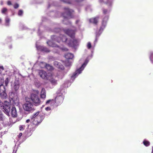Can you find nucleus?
Listing matches in <instances>:
<instances>
[{
    "instance_id": "nucleus-25",
    "label": "nucleus",
    "mask_w": 153,
    "mask_h": 153,
    "mask_svg": "<svg viewBox=\"0 0 153 153\" xmlns=\"http://www.w3.org/2000/svg\"><path fill=\"white\" fill-rule=\"evenodd\" d=\"M143 143L144 145L146 146H149L150 145V142L146 140H144L143 141Z\"/></svg>"
},
{
    "instance_id": "nucleus-7",
    "label": "nucleus",
    "mask_w": 153,
    "mask_h": 153,
    "mask_svg": "<svg viewBox=\"0 0 153 153\" xmlns=\"http://www.w3.org/2000/svg\"><path fill=\"white\" fill-rule=\"evenodd\" d=\"M23 108L25 111L30 112L34 110L33 105L30 102L26 101L23 105Z\"/></svg>"
},
{
    "instance_id": "nucleus-50",
    "label": "nucleus",
    "mask_w": 153,
    "mask_h": 153,
    "mask_svg": "<svg viewBox=\"0 0 153 153\" xmlns=\"http://www.w3.org/2000/svg\"><path fill=\"white\" fill-rule=\"evenodd\" d=\"M66 21V19H65L64 21Z\"/></svg>"
},
{
    "instance_id": "nucleus-39",
    "label": "nucleus",
    "mask_w": 153,
    "mask_h": 153,
    "mask_svg": "<svg viewBox=\"0 0 153 153\" xmlns=\"http://www.w3.org/2000/svg\"><path fill=\"white\" fill-rule=\"evenodd\" d=\"M108 12V11L107 10L105 9L103 10V13L104 14Z\"/></svg>"
},
{
    "instance_id": "nucleus-9",
    "label": "nucleus",
    "mask_w": 153,
    "mask_h": 153,
    "mask_svg": "<svg viewBox=\"0 0 153 153\" xmlns=\"http://www.w3.org/2000/svg\"><path fill=\"white\" fill-rule=\"evenodd\" d=\"M39 74L40 77L42 79L47 80L49 79V76H50L51 73H48V74L45 71L40 70L39 71Z\"/></svg>"
},
{
    "instance_id": "nucleus-37",
    "label": "nucleus",
    "mask_w": 153,
    "mask_h": 153,
    "mask_svg": "<svg viewBox=\"0 0 153 153\" xmlns=\"http://www.w3.org/2000/svg\"><path fill=\"white\" fill-rule=\"evenodd\" d=\"M45 109L47 111H49L51 110V108L50 107H47L45 108Z\"/></svg>"
},
{
    "instance_id": "nucleus-29",
    "label": "nucleus",
    "mask_w": 153,
    "mask_h": 153,
    "mask_svg": "<svg viewBox=\"0 0 153 153\" xmlns=\"http://www.w3.org/2000/svg\"><path fill=\"white\" fill-rule=\"evenodd\" d=\"M23 13V11L22 10H19L18 13V15L19 16H21L22 15Z\"/></svg>"
},
{
    "instance_id": "nucleus-34",
    "label": "nucleus",
    "mask_w": 153,
    "mask_h": 153,
    "mask_svg": "<svg viewBox=\"0 0 153 153\" xmlns=\"http://www.w3.org/2000/svg\"><path fill=\"white\" fill-rule=\"evenodd\" d=\"M3 104H4V103H3V102H0V107L2 108L3 109Z\"/></svg>"
},
{
    "instance_id": "nucleus-4",
    "label": "nucleus",
    "mask_w": 153,
    "mask_h": 153,
    "mask_svg": "<svg viewBox=\"0 0 153 153\" xmlns=\"http://www.w3.org/2000/svg\"><path fill=\"white\" fill-rule=\"evenodd\" d=\"M88 62V60L87 59L85 60L82 66L79 69H77L74 73L73 75L71 76V79L73 80L75 78L79 75V74H80L82 72V71L83 70Z\"/></svg>"
},
{
    "instance_id": "nucleus-13",
    "label": "nucleus",
    "mask_w": 153,
    "mask_h": 153,
    "mask_svg": "<svg viewBox=\"0 0 153 153\" xmlns=\"http://www.w3.org/2000/svg\"><path fill=\"white\" fill-rule=\"evenodd\" d=\"M64 96L63 95H58L55 98V102L58 105L60 104L62 102Z\"/></svg>"
},
{
    "instance_id": "nucleus-12",
    "label": "nucleus",
    "mask_w": 153,
    "mask_h": 153,
    "mask_svg": "<svg viewBox=\"0 0 153 153\" xmlns=\"http://www.w3.org/2000/svg\"><path fill=\"white\" fill-rule=\"evenodd\" d=\"M47 44L50 46H52L53 47H57L61 50L64 51H67L68 49L64 47H60L59 46L53 43V42L51 41H49L47 42Z\"/></svg>"
},
{
    "instance_id": "nucleus-24",
    "label": "nucleus",
    "mask_w": 153,
    "mask_h": 153,
    "mask_svg": "<svg viewBox=\"0 0 153 153\" xmlns=\"http://www.w3.org/2000/svg\"><path fill=\"white\" fill-rule=\"evenodd\" d=\"M71 64V62H70L68 60H67L65 62V64L66 66H69Z\"/></svg>"
},
{
    "instance_id": "nucleus-6",
    "label": "nucleus",
    "mask_w": 153,
    "mask_h": 153,
    "mask_svg": "<svg viewBox=\"0 0 153 153\" xmlns=\"http://www.w3.org/2000/svg\"><path fill=\"white\" fill-rule=\"evenodd\" d=\"M108 16H105V17L104 18H103V20L102 21V25L100 28V29L99 32H100V33L98 34L97 33H96V39L94 41V42L95 43L97 42V36H99L100 34L102 32L103 30L105 28L106 25V22L108 20Z\"/></svg>"
},
{
    "instance_id": "nucleus-18",
    "label": "nucleus",
    "mask_w": 153,
    "mask_h": 153,
    "mask_svg": "<svg viewBox=\"0 0 153 153\" xmlns=\"http://www.w3.org/2000/svg\"><path fill=\"white\" fill-rule=\"evenodd\" d=\"M36 47L38 49H40L41 51H44L46 52H48L49 51L47 49L46 47L44 46H36Z\"/></svg>"
},
{
    "instance_id": "nucleus-20",
    "label": "nucleus",
    "mask_w": 153,
    "mask_h": 153,
    "mask_svg": "<svg viewBox=\"0 0 153 153\" xmlns=\"http://www.w3.org/2000/svg\"><path fill=\"white\" fill-rule=\"evenodd\" d=\"M41 97L42 98H45L46 97L45 90L44 88H42L41 93Z\"/></svg>"
},
{
    "instance_id": "nucleus-2",
    "label": "nucleus",
    "mask_w": 153,
    "mask_h": 153,
    "mask_svg": "<svg viewBox=\"0 0 153 153\" xmlns=\"http://www.w3.org/2000/svg\"><path fill=\"white\" fill-rule=\"evenodd\" d=\"M4 70V68L2 66H0V95L3 99H5L7 97V95L5 92V88L3 85L4 79V83L5 86H7L9 83L10 79V76L7 74H2L1 72Z\"/></svg>"
},
{
    "instance_id": "nucleus-46",
    "label": "nucleus",
    "mask_w": 153,
    "mask_h": 153,
    "mask_svg": "<svg viewBox=\"0 0 153 153\" xmlns=\"http://www.w3.org/2000/svg\"><path fill=\"white\" fill-rule=\"evenodd\" d=\"M2 21V20L0 18V23H1Z\"/></svg>"
},
{
    "instance_id": "nucleus-48",
    "label": "nucleus",
    "mask_w": 153,
    "mask_h": 153,
    "mask_svg": "<svg viewBox=\"0 0 153 153\" xmlns=\"http://www.w3.org/2000/svg\"><path fill=\"white\" fill-rule=\"evenodd\" d=\"M11 98L13 99V100H14V97H13V98H12V97Z\"/></svg>"
},
{
    "instance_id": "nucleus-32",
    "label": "nucleus",
    "mask_w": 153,
    "mask_h": 153,
    "mask_svg": "<svg viewBox=\"0 0 153 153\" xmlns=\"http://www.w3.org/2000/svg\"><path fill=\"white\" fill-rule=\"evenodd\" d=\"M87 47L88 49H90L91 47V44L90 42H88L87 45Z\"/></svg>"
},
{
    "instance_id": "nucleus-14",
    "label": "nucleus",
    "mask_w": 153,
    "mask_h": 153,
    "mask_svg": "<svg viewBox=\"0 0 153 153\" xmlns=\"http://www.w3.org/2000/svg\"><path fill=\"white\" fill-rule=\"evenodd\" d=\"M19 81L16 80L12 85L13 89L15 91H17L19 88Z\"/></svg>"
},
{
    "instance_id": "nucleus-15",
    "label": "nucleus",
    "mask_w": 153,
    "mask_h": 153,
    "mask_svg": "<svg viewBox=\"0 0 153 153\" xmlns=\"http://www.w3.org/2000/svg\"><path fill=\"white\" fill-rule=\"evenodd\" d=\"M54 65L57 68L62 69L64 68L63 66L61 64L55 61L54 62Z\"/></svg>"
},
{
    "instance_id": "nucleus-45",
    "label": "nucleus",
    "mask_w": 153,
    "mask_h": 153,
    "mask_svg": "<svg viewBox=\"0 0 153 153\" xmlns=\"http://www.w3.org/2000/svg\"><path fill=\"white\" fill-rule=\"evenodd\" d=\"M100 2H102V0H100Z\"/></svg>"
},
{
    "instance_id": "nucleus-49",
    "label": "nucleus",
    "mask_w": 153,
    "mask_h": 153,
    "mask_svg": "<svg viewBox=\"0 0 153 153\" xmlns=\"http://www.w3.org/2000/svg\"><path fill=\"white\" fill-rule=\"evenodd\" d=\"M86 10H88V9H87V8H86Z\"/></svg>"
},
{
    "instance_id": "nucleus-27",
    "label": "nucleus",
    "mask_w": 153,
    "mask_h": 153,
    "mask_svg": "<svg viewBox=\"0 0 153 153\" xmlns=\"http://www.w3.org/2000/svg\"><path fill=\"white\" fill-rule=\"evenodd\" d=\"M26 128V126L25 125H21L19 126V130L20 131H23Z\"/></svg>"
},
{
    "instance_id": "nucleus-11",
    "label": "nucleus",
    "mask_w": 153,
    "mask_h": 153,
    "mask_svg": "<svg viewBox=\"0 0 153 153\" xmlns=\"http://www.w3.org/2000/svg\"><path fill=\"white\" fill-rule=\"evenodd\" d=\"M65 13L63 14V16L65 18H71V15L72 12H73V10L69 9L68 8H65Z\"/></svg>"
},
{
    "instance_id": "nucleus-8",
    "label": "nucleus",
    "mask_w": 153,
    "mask_h": 153,
    "mask_svg": "<svg viewBox=\"0 0 153 153\" xmlns=\"http://www.w3.org/2000/svg\"><path fill=\"white\" fill-rule=\"evenodd\" d=\"M10 111V103L7 101H4L3 104V111L8 115Z\"/></svg>"
},
{
    "instance_id": "nucleus-36",
    "label": "nucleus",
    "mask_w": 153,
    "mask_h": 153,
    "mask_svg": "<svg viewBox=\"0 0 153 153\" xmlns=\"http://www.w3.org/2000/svg\"><path fill=\"white\" fill-rule=\"evenodd\" d=\"M54 101L53 100H47L46 102V104H48L50 102L52 101L53 102Z\"/></svg>"
},
{
    "instance_id": "nucleus-3",
    "label": "nucleus",
    "mask_w": 153,
    "mask_h": 153,
    "mask_svg": "<svg viewBox=\"0 0 153 153\" xmlns=\"http://www.w3.org/2000/svg\"><path fill=\"white\" fill-rule=\"evenodd\" d=\"M39 114V112L38 111L34 114L31 118L32 122L34 125H38L44 119L43 115Z\"/></svg>"
},
{
    "instance_id": "nucleus-10",
    "label": "nucleus",
    "mask_w": 153,
    "mask_h": 153,
    "mask_svg": "<svg viewBox=\"0 0 153 153\" xmlns=\"http://www.w3.org/2000/svg\"><path fill=\"white\" fill-rule=\"evenodd\" d=\"M58 78V77H56L53 75L51 73L50 75V76H49V79H47L49 80L51 84L53 85H55L57 84V81Z\"/></svg>"
},
{
    "instance_id": "nucleus-1",
    "label": "nucleus",
    "mask_w": 153,
    "mask_h": 153,
    "mask_svg": "<svg viewBox=\"0 0 153 153\" xmlns=\"http://www.w3.org/2000/svg\"><path fill=\"white\" fill-rule=\"evenodd\" d=\"M64 31L71 38L70 42L67 41V38L64 36L62 35L60 37H57V36H51L53 40H56L58 42H60L61 41L63 42H67L68 44L70 46L72 47L75 48L79 45V41L74 39V37L75 30H73L64 29Z\"/></svg>"
},
{
    "instance_id": "nucleus-22",
    "label": "nucleus",
    "mask_w": 153,
    "mask_h": 153,
    "mask_svg": "<svg viewBox=\"0 0 153 153\" xmlns=\"http://www.w3.org/2000/svg\"><path fill=\"white\" fill-rule=\"evenodd\" d=\"M65 57L67 59H72L74 57V55L71 53H68L65 55Z\"/></svg>"
},
{
    "instance_id": "nucleus-33",
    "label": "nucleus",
    "mask_w": 153,
    "mask_h": 153,
    "mask_svg": "<svg viewBox=\"0 0 153 153\" xmlns=\"http://www.w3.org/2000/svg\"><path fill=\"white\" fill-rule=\"evenodd\" d=\"M19 6V5L18 4L16 3L14 5V7L15 9L18 8Z\"/></svg>"
},
{
    "instance_id": "nucleus-40",
    "label": "nucleus",
    "mask_w": 153,
    "mask_h": 153,
    "mask_svg": "<svg viewBox=\"0 0 153 153\" xmlns=\"http://www.w3.org/2000/svg\"><path fill=\"white\" fill-rule=\"evenodd\" d=\"M45 63L44 62H41L40 63V66L41 67V66H44V64L43 63Z\"/></svg>"
},
{
    "instance_id": "nucleus-26",
    "label": "nucleus",
    "mask_w": 153,
    "mask_h": 153,
    "mask_svg": "<svg viewBox=\"0 0 153 153\" xmlns=\"http://www.w3.org/2000/svg\"><path fill=\"white\" fill-rule=\"evenodd\" d=\"M10 21L9 18L7 17L5 19L6 25V26H8L9 25V23Z\"/></svg>"
},
{
    "instance_id": "nucleus-17",
    "label": "nucleus",
    "mask_w": 153,
    "mask_h": 153,
    "mask_svg": "<svg viewBox=\"0 0 153 153\" xmlns=\"http://www.w3.org/2000/svg\"><path fill=\"white\" fill-rule=\"evenodd\" d=\"M11 114L13 117H15L17 116L16 109L14 107H12L11 109Z\"/></svg>"
},
{
    "instance_id": "nucleus-21",
    "label": "nucleus",
    "mask_w": 153,
    "mask_h": 153,
    "mask_svg": "<svg viewBox=\"0 0 153 153\" xmlns=\"http://www.w3.org/2000/svg\"><path fill=\"white\" fill-rule=\"evenodd\" d=\"M98 18V17H96V18H91L90 19L89 22L91 23L96 24L97 22Z\"/></svg>"
},
{
    "instance_id": "nucleus-5",
    "label": "nucleus",
    "mask_w": 153,
    "mask_h": 153,
    "mask_svg": "<svg viewBox=\"0 0 153 153\" xmlns=\"http://www.w3.org/2000/svg\"><path fill=\"white\" fill-rule=\"evenodd\" d=\"M30 99L35 106H38L41 103V102L39 97L36 94H32L30 96Z\"/></svg>"
},
{
    "instance_id": "nucleus-47",
    "label": "nucleus",
    "mask_w": 153,
    "mask_h": 153,
    "mask_svg": "<svg viewBox=\"0 0 153 153\" xmlns=\"http://www.w3.org/2000/svg\"><path fill=\"white\" fill-rule=\"evenodd\" d=\"M152 153H153V147H152Z\"/></svg>"
},
{
    "instance_id": "nucleus-28",
    "label": "nucleus",
    "mask_w": 153,
    "mask_h": 153,
    "mask_svg": "<svg viewBox=\"0 0 153 153\" xmlns=\"http://www.w3.org/2000/svg\"><path fill=\"white\" fill-rule=\"evenodd\" d=\"M112 2V0H107L106 3L109 5H111Z\"/></svg>"
},
{
    "instance_id": "nucleus-42",
    "label": "nucleus",
    "mask_w": 153,
    "mask_h": 153,
    "mask_svg": "<svg viewBox=\"0 0 153 153\" xmlns=\"http://www.w3.org/2000/svg\"><path fill=\"white\" fill-rule=\"evenodd\" d=\"M22 135V133H20L19 134V138L20 137H21Z\"/></svg>"
},
{
    "instance_id": "nucleus-31",
    "label": "nucleus",
    "mask_w": 153,
    "mask_h": 153,
    "mask_svg": "<svg viewBox=\"0 0 153 153\" xmlns=\"http://www.w3.org/2000/svg\"><path fill=\"white\" fill-rule=\"evenodd\" d=\"M7 10V9L6 8H3L1 10V13H4Z\"/></svg>"
},
{
    "instance_id": "nucleus-41",
    "label": "nucleus",
    "mask_w": 153,
    "mask_h": 153,
    "mask_svg": "<svg viewBox=\"0 0 153 153\" xmlns=\"http://www.w3.org/2000/svg\"><path fill=\"white\" fill-rule=\"evenodd\" d=\"M30 120L29 119L27 120L26 121V123H28L29 122H30Z\"/></svg>"
},
{
    "instance_id": "nucleus-43",
    "label": "nucleus",
    "mask_w": 153,
    "mask_h": 153,
    "mask_svg": "<svg viewBox=\"0 0 153 153\" xmlns=\"http://www.w3.org/2000/svg\"><path fill=\"white\" fill-rule=\"evenodd\" d=\"M0 4L1 5H2L3 4V2L2 1H1Z\"/></svg>"
},
{
    "instance_id": "nucleus-19",
    "label": "nucleus",
    "mask_w": 153,
    "mask_h": 153,
    "mask_svg": "<svg viewBox=\"0 0 153 153\" xmlns=\"http://www.w3.org/2000/svg\"><path fill=\"white\" fill-rule=\"evenodd\" d=\"M7 119L3 116L1 111H0V121H2V123L4 124V122L6 121Z\"/></svg>"
},
{
    "instance_id": "nucleus-16",
    "label": "nucleus",
    "mask_w": 153,
    "mask_h": 153,
    "mask_svg": "<svg viewBox=\"0 0 153 153\" xmlns=\"http://www.w3.org/2000/svg\"><path fill=\"white\" fill-rule=\"evenodd\" d=\"M43 64H44V66H41V68L45 67L46 69L48 70H51L53 69V67L52 66L49 64H46L45 63H43Z\"/></svg>"
},
{
    "instance_id": "nucleus-44",
    "label": "nucleus",
    "mask_w": 153,
    "mask_h": 153,
    "mask_svg": "<svg viewBox=\"0 0 153 153\" xmlns=\"http://www.w3.org/2000/svg\"><path fill=\"white\" fill-rule=\"evenodd\" d=\"M79 20H77L76 21V23L77 24L78 23V22H79Z\"/></svg>"
},
{
    "instance_id": "nucleus-38",
    "label": "nucleus",
    "mask_w": 153,
    "mask_h": 153,
    "mask_svg": "<svg viewBox=\"0 0 153 153\" xmlns=\"http://www.w3.org/2000/svg\"><path fill=\"white\" fill-rule=\"evenodd\" d=\"M7 5H11L12 4H11V1H9L7 2Z\"/></svg>"
},
{
    "instance_id": "nucleus-23",
    "label": "nucleus",
    "mask_w": 153,
    "mask_h": 153,
    "mask_svg": "<svg viewBox=\"0 0 153 153\" xmlns=\"http://www.w3.org/2000/svg\"><path fill=\"white\" fill-rule=\"evenodd\" d=\"M26 126H27V131L28 132H31L32 131H33V128H31L30 127V125L29 124H27Z\"/></svg>"
},
{
    "instance_id": "nucleus-30",
    "label": "nucleus",
    "mask_w": 153,
    "mask_h": 153,
    "mask_svg": "<svg viewBox=\"0 0 153 153\" xmlns=\"http://www.w3.org/2000/svg\"><path fill=\"white\" fill-rule=\"evenodd\" d=\"M150 58L151 62L153 63V53H151Z\"/></svg>"
},
{
    "instance_id": "nucleus-35",
    "label": "nucleus",
    "mask_w": 153,
    "mask_h": 153,
    "mask_svg": "<svg viewBox=\"0 0 153 153\" xmlns=\"http://www.w3.org/2000/svg\"><path fill=\"white\" fill-rule=\"evenodd\" d=\"M61 1H62L63 2L67 3H70V2L68 1V0H61Z\"/></svg>"
}]
</instances>
